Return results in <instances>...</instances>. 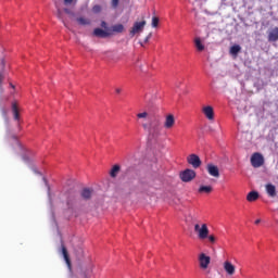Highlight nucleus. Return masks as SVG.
Segmentation results:
<instances>
[{"instance_id":"f257e3e1","label":"nucleus","mask_w":278,"mask_h":278,"mask_svg":"<svg viewBox=\"0 0 278 278\" xmlns=\"http://www.w3.org/2000/svg\"><path fill=\"white\" fill-rule=\"evenodd\" d=\"M141 127L150 134H157V131H160V127H162V118H160V116H154L150 119L149 124L143 123Z\"/></svg>"},{"instance_id":"f03ea898","label":"nucleus","mask_w":278,"mask_h":278,"mask_svg":"<svg viewBox=\"0 0 278 278\" xmlns=\"http://www.w3.org/2000/svg\"><path fill=\"white\" fill-rule=\"evenodd\" d=\"M194 231L198 233L199 240H206V238L210 236V228H207V224H195Z\"/></svg>"},{"instance_id":"7ed1b4c3","label":"nucleus","mask_w":278,"mask_h":278,"mask_svg":"<svg viewBox=\"0 0 278 278\" xmlns=\"http://www.w3.org/2000/svg\"><path fill=\"white\" fill-rule=\"evenodd\" d=\"M179 177L181 181L188 184L197 177V172H194V169H185L184 172L180 173Z\"/></svg>"},{"instance_id":"20e7f679","label":"nucleus","mask_w":278,"mask_h":278,"mask_svg":"<svg viewBox=\"0 0 278 278\" xmlns=\"http://www.w3.org/2000/svg\"><path fill=\"white\" fill-rule=\"evenodd\" d=\"M251 164L253 168H260L261 166H264V156L260 152H255L251 156Z\"/></svg>"},{"instance_id":"39448f33","label":"nucleus","mask_w":278,"mask_h":278,"mask_svg":"<svg viewBox=\"0 0 278 278\" xmlns=\"http://www.w3.org/2000/svg\"><path fill=\"white\" fill-rule=\"evenodd\" d=\"M198 260H199L200 268H202V270H207V268H210V263L212 262V257H210L205 253H200Z\"/></svg>"},{"instance_id":"423d86ee","label":"nucleus","mask_w":278,"mask_h":278,"mask_svg":"<svg viewBox=\"0 0 278 278\" xmlns=\"http://www.w3.org/2000/svg\"><path fill=\"white\" fill-rule=\"evenodd\" d=\"M146 25H147V21L135 22L132 28L130 29L131 38H134L136 34H140V31L144 29Z\"/></svg>"},{"instance_id":"0eeeda50","label":"nucleus","mask_w":278,"mask_h":278,"mask_svg":"<svg viewBox=\"0 0 278 278\" xmlns=\"http://www.w3.org/2000/svg\"><path fill=\"white\" fill-rule=\"evenodd\" d=\"M187 162L192 166V168H201V157H199L197 154H190L187 157Z\"/></svg>"},{"instance_id":"6e6552de","label":"nucleus","mask_w":278,"mask_h":278,"mask_svg":"<svg viewBox=\"0 0 278 278\" xmlns=\"http://www.w3.org/2000/svg\"><path fill=\"white\" fill-rule=\"evenodd\" d=\"M206 170L211 177H215V179H218L220 177V169H218V166L210 163L206 165Z\"/></svg>"},{"instance_id":"1a4fd4ad","label":"nucleus","mask_w":278,"mask_h":278,"mask_svg":"<svg viewBox=\"0 0 278 278\" xmlns=\"http://www.w3.org/2000/svg\"><path fill=\"white\" fill-rule=\"evenodd\" d=\"M165 129H173L175 127V115L168 114L164 122Z\"/></svg>"},{"instance_id":"9d476101","label":"nucleus","mask_w":278,"mask_h":278,"mask_svg":"<svg viewBox=\"0 0 278 278\" xmlns=\"http://www.w3.org/2000/svg\"><path fill=\"white\" fill-rule=\"evenodd\" d=\"M265 190L268 197H270V199H275V197H277V187H275V185L273 184L265 185Z\"/></svg>"},{"instance_id":"9b49d317","label":"nucleus","mask_w":278,"mask_h":278,"mask_svg":"<svg viewBox=\"0 0 278 278\" xmlns=\"http://www.w3.org/2000/svg\"><path fill=\"white\" fill-rule=\"evenodd\" d=\"M224 270L227 275H236V266L229 261L224 262Z\"/></svg>"},{"instance_id":"f8f14e48","label":"nucleus","mask_w":278,"mask_h":278,"mask_svg":"<svg viewBox=\"0 0 278 278\" xmlns=\"http://www.w3.org/2000/svg\"><path fill=\"white\" fill-rule=\"evenodd\" d=\"M202 112L204 114V116H206V118L208 121H214V108L207 105V106H204L202 109Z\"/></svg>"},{"instance_id":"ddd939ff","label":"nucleus","mask_w":278,"mask_h":278,"mask_svg":"<svg viewBox=\"0 0 278 278\" xmlns=\"http://www.w3.org/2000/svg\"><path fill=\"white\" fill-rule=\"evenodd\" d=\"M61 253L64 257V261L68 268H71V256L68 255V250L66 249V245L64 243L61 244Z\"/></svg>"},{"instance_id":"4468645a","label":"nucleus","mask_w":278,"mask_h":278,"mask_svg":"<svg viewBox=\"0 0 278 278\" xmlns=\"http://www.w3.org/2000/svg\"><path fill=\"white\" fill-rule=\"evenodd\" d=\"M93 36L97 38H109V36H112L110 31H105L102 28H94Z\"/></svg>"},{"instance_id":"2eb2a0df","label":"nucleus","mask_w":278,"mask_h":278,"mask_svg":"<svg viewBox=\"0 0 278 278\" xmlns=\"http://www.w3.org/2000/svg\"><path fill=\"white\" fill-rule=\"evenodd\" d=\"M92 193H93L92 189L85 188L81 190L80 197H81V199H84V201H90V199H92Z\"/></svg>"},{"instance_id":"dca6fc26","label":"nucleus","mask_w":278,"mask_h":278,"mask_svg":"<svg viewBox=\"0 0 278 278\" xmlns=\"http://www.w3.org/2000/svg\"><path fill=\"white\" fill-rule=\"evenodd\" d=\"M277 40H278V27H275L268 34V41L277 42Z\"/></svg>"},{"instance_id":"f3484780","label":"nucleus","mask_w":278,"mask_h":278,"mask_svg":"<svg viewBox=\"0 0 278 278\" xmlns=\"http://www.w3.org/2000/svg\"><path fill=\"white\" fill-rule=\"evenodd\" d=\"M260 199V193L257 191H251L247 195V201L253 203V201H257Z\"/></svg>"},{"instance_id":"a211bd4d","label":"nucleus","mask_w":278,"mask_h":278,"mask_svg":"<svg viewBox=\"0 0 278 278\" xmlns=\"http://www.w3.org/2000/svg\"><path fill=\"white\" fill-rule=\"evenodd\" d=\"M111 31L114 34H123V31H125V26L123 24H115L111 27Z\"/></svg>"},{"instance_id":"6ab92c4d","label":"nucleus","mask_w":278,"mask_h":278,"mask_svg":"<svg viewBox=\"0 0 278 278\" xmlns=\"http://www.w3.org/2000/svg\"><path fill=\"white\" fill-rule=\"evenodd\" d=\"M76 22L78 23V25H81L83 27H86V25H91L90 18L83 17V16L77 17Z\"/></svg>"},{"instance_id":"aec40b11","label":"nucleus","mask_w":278,"mask_h":278,"mask_svg":"<svg viewBox=\"0 0 278 278\" xmlns=\"http://www.w3.org/2000/svg\"><path fill=\"white\" fill-rule=\"evenodd\" d=\"M12 112L14 121H20L21 115L18 114V106L16 105V102L12 103Z\"/></svg>"},{"instance_id":"412c9836","label":"nucleus","mask_w":278,"mask_h":278,"mask_svg":"<svg viewBox=\"0 0 278 278\" xmlns=\"http://www.w3.org/2000/svg\"><path fill=\"white\" fill-rule=\"evenodd\" d=\"M118 173H121V165H114L110 172L111 177H117Z\"/></svg>"},{"instance_id":"4be33fe9","label":"nucleus","mask_w":278,"mask_h":278,"mask_svg":"<svg viewBox=\"0 0 278 278\" xmlns=\"http://www.w3.org/2000/svg\"><path fill=\"white\" fill-rule=\"evenodd\" d=\"M212 186H201L200 188H199V192L200 193H205V194H210V192H212Z\"/></svg>"},{"instance_id":"5701e85b","label":"nucleus","mask_w":278,"mask_h":278,"mask_svg":"<svg viewBox=\"0 0 278 278\" xmlns=\"http://www.w3.org/2000/svg\"><path fill=\"white\" fill-rule=\"evenodd\" d=\"M194 42L198 51H203L205 49V46L201 42V38H195Z\"/></svg>"},{"instance_id":"b1692460","label":"nucleus","mask_w":278,"mask_h":278,"mask_svg":"<svg viewBox=\"0 0 278 278\" xmlns=\"http://www.w3.org/2000/svg\"><path fill=\"white\" fill-rule=\"evenodd\" d=\"M241 49H242V48H241L240 46L235 45V46H232V47L230 48V53H231L232 55H238V53H240Z\"/></svg>"},{"instance_id":"393cba45","label":"nucleus","mask_w":278,"mask_h":278,"mask_svg":"<svg viewBox=\"0 0 278 278\" xmlns=\"http://www.w3.org/2000/svg\"><path fill=\"white\" fill-rule=\"evenodd\" d=\"M157 25H160V17L157 16H153L152 17V27H157Z\"/></svg>"},{"instance_id":"a878e982","label":"nucleus","mask_w":278,"mask_h":278,"mask_svg":"<svg viewBox=\"0 0 278 278\" xmlns=\"http://www.w3.org/2000/svg\"><path fill=\"white\" fill-rule=\"evenodd\" d=\"M147 116H149L148 112H142L137 114V118H147Z\"/></svg>"},{"instance_id":"bb28decb","label":"nucleus","mask_w":278,"mask_h":278,"mask_svg":"<svg viewBox=\"0 0 278 278\" xmlns=\"http://www.w3.org/2000/svg\"><path fill=\"white\" fill-rule=\"evenodd\" d=\"M92 12H94V14H99V12H101V5H94L92 8Z\"/></svg>"},{"instance_id":"cd10ccee","label":"nucleus","mask_w":278,"mask_h":278,"mask_svg":"<svg viewBox=\"0 0 278 278\" xmlns=\"http://www.w3.org/2000/svg\"><path fill=\"white\" fill-rule=\"evenodd\" d=\"M207 239L211 242V244H214L216 242V237H214V235H208Z\"/></svg>"},{"instance_id":"c85d7f7f","label":"nucleus","mask_w":278,"mask_h":278,"mask_svg":"<svg viewBox=\"0 0 278 278\" xmlns=\"http://www.w3.org/2000/svg\"><path fill=\"white\" fill-rule=\"evenodd\" d=\"M118 1L119 0H112L113 8H118Z\"/></svg>"},{"instance_id":"c756f323","label":"nucleus","mask_w":278,"mask_h":278,"mask_svg":"<svg viewBox=\"0 0 278 278\" xmlns=\"http://www.w3.org/2000/svg\"><path fill=\"white\" fill-rule=\"evenodd\" d=\"M0 64H1L2 68H5V59H1Z\"/></svg>"},{"instance_id":"7c9ffc66","label":"nucleus","mask_w":278,"mask_h":278,"mask_svg":"<svg viewBox=\"0 0 278 278\" xmlns=\"http://www.w3.org/2000/svg\"><path fill=\"white\" fill-rule=\"evenodd\" d=\"M115 92H116V94H121L123 92V89L117 87V88H115Z\"/></svg>"},{"instance_id":"2f4dec72","label":"nucleus","mask_w":278,"mask_h":278,"mask_svg":"<svg viewBox=\"0 0 278 278\" xmlns=\"http://www.w3.org/2000/svg\"><path fill=\"white\" fill-rule=\"evenodd\" d=\"M151 36H152V34L150 33V34L146 37L144 42H149V40H151Z\"/></svg>"},{"instance_id":"473e14b6","label":"nucleus","mask_w":278,"mask_h":278,"mask_svg":"<svg viewBox=\"0 0 278 278\" xmlns=\"http://www.w3.org/2000/svg\"><path fill=\"white\" fill-rule=\"evenodd\" d=\"M2 115L4 116V118L8 116V111L5 109H2Z\"/></svg>"},{"instance_id":"72a5a7b5","label":"nucleus","mask_w":278,"mask_h":278,"mask_svg":"<svg viewBox=\"0 0 278 278\" xmlns=\"http://www.w3.org/2000/svg\"><path fill=\"white\" fill-rule=\"evenodd\" d=\"M58 17L62 18V11L60 9L58 10Z\"/></svg>"},{"instance_id":"f704fd0d","label":"nucleus","mask_w":278,"mask_h":278,"mask_svg":"<svg viewBox=\"0 0 278 278\" xmlns=\"http://www.w3.org/2000/svg\"><path fill=\"white\" fill-rule=\"evenodd\" d=\"M64 3L66 4L73 3V0H64Z\"/></svg>"},{"instance_id":"c9c22d12","label":"nucleus","mask_w":278,"mask_h":278,"mask_svg":"<svg viewBox=\"0 0 278 278\" xmlns=\"http://www.w3.org/2000/svg\"><path fill=\"white\" fill-rule=\"evenodd\" d=\"M254 223L255 225H260V223H262V219H256Z\"/></svg>"},{"instance_id":"e433bc0d","label":"nucleus","mask_w":278,"mask_h":278,"mask_svg":"<svg viewBox=\"0 0 278 278\" xmlns=\"http://www.w3.org/2000/svg\"><path fill=\"white\" fill-rule=\"evenodd\" d=\"M24 162H29V159L27 156H23Z\"/></svg>"},{"instance_id":"4c0bfd02","label":"nucleus","mask_w":278,"mask_h":278,"mask_svg":"<svg viewBox=\"0 0 278 278\" xmlns=\"http://www.w3.org/2000/svg\"><path fill=\"white\" fill-rule=\"evenodd\" d=\"M106 25H108V24H106L105 22H102V23H101V27H106Z\"/></svg>"},{"instance_id":"58836bf2","label":"nucleus","mask_w":278,"mask_h":278,"mask_svg":"<svg viewBox=\"0 0 278 278\" xmlns=\"http://www.w3.org/2000/svg\"><path fill=\"white\" fill-rule=\"evenodd\" d=\"M10 87H11L13 90H15V88H16L12 83H10Z\"/></svg>"},{"instance_id":"ea45409f","label":"nucleus","mask_w":278,"mask_h":278,"mask_svg":"<svg viewBox=\"0 0 278 278\" xmlns=\"http://www.w3.org/2000/svg\"><path fill=\"white\" fill-rule=\"evenodd\" d=\"M64 12H66V14H68V9H65Z\"/></svg>"}]
</instances>
